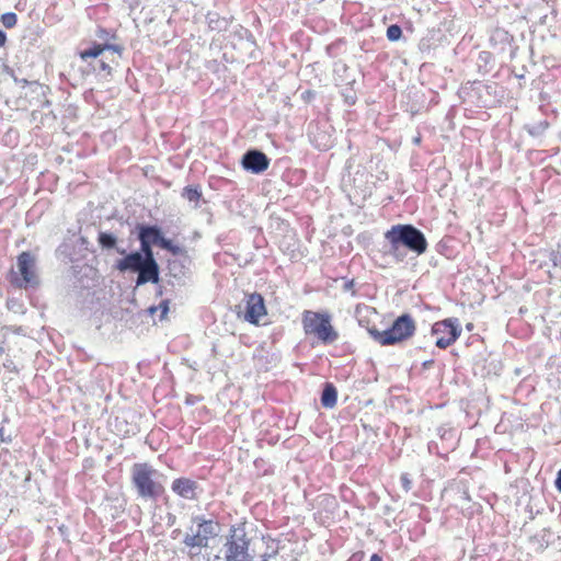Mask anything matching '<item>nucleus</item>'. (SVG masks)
I'll list each match as a JSON object with an SVG mask.
<instances>
[{
  "instance_id": "1",
  "label": "nucleus",
  "mask_w": 561,
  "mask_h": 561,
  "mask_svg": "<svg viewBox=\"0 0 561 561\" xmlns=\"http://www.w3.org/2000/svg\"><path fill=\"white\" fill-rule=\"evenodd\" d=\"M220 533L219 522L196 516L192 519V525L185 533L184 549L192 557L199 556L204 549L210 547V542L216 540Z\"/></svg>"
},
{
  "instance_id": "2",
  "label": "nucleus",
  "mask_w": 561,
  "mask_h": 561,
  "mask_svg": "<svg viewBox=\"0 0 561 561\" xmlns=\"http://www.w3.org/2000/svg\"><path fill=\"white\" fill-rule=\"evenodd\" d=\"M301 325L306 336L324 345L332 344L340 337L332 324V316L328 311L305 310L301 313Z\"/></svg>"
},
{
  "instance_id": "3",
  "label": "nucleus",
  "mask_w": 561,
  "mask_h": 561,
  "mask_svg": "<svg viewBox=\"0 0 561 561\" xmlns=\"http://www.w3.org/2000/svg\"><path fill=\"white\" fill-rule=\"evenodd\" d=\"M131 482L144 499H156L164 492V476L148 462L133 465Z\"/></svg>"
},
{
  "instance_id": "4",
  "label": "nucleus",
  "mask_w": 561,
  "mask_h": 561,
  "mask_svg": "<svg viewBox=\"0 0 561 561\" xmlns=\"http://www.w3.org/2000/svg\"><path fill=\"white\" fill-rule=\"evenodd\" d=\"M115 267L119 272H138L137 285L157 283L159 278V267L154 257L147 256L142 252L126 254L116 262Z\"/></svg>"
},
{
  "instance_id": "5",
  "label": "nucleus",
  "mask_w": 561,
  "mask_h": 561,
  "mask_svg": "<svg viewBox=\"0 0 561 561\" xmlns=\"http://www.w3.org/2000/svg\"><path fill=\"white\" fill-rule=\"evenodd\" d=\"M416 330L413 318L405 313L398 317L388 330H369L373 339L382 346L397 345L411 339Z\"/></svg>"
},
{
  "instance_id": "6",
  "label": "nucleus",
  "mask_w": 561,
  "mask_h": 561,
  "mask_svg": "<svg viewBox=\"0 0 561 561\" xmlns=\"http://www.w3.org/2000/svg\"><path fill=\"white\" fill-rule=\"evenodd\" d=\"M122 54L123 47L121 45L95 42L92 43L90 47L78 53L82 61L100 58L98 70L105 72L106 75L112 73V65L118 64Z\"/></svg>"
},
{
  "instance_id": "7",
  "label": "nucleus",
  "mask_w": 561,
  "mask_h": 561,
  "mask_svg": "<svg viewBox=\"0 0 561 561\" xmlns=\"http://www.w3.org/2000/svg\"><path fill=\"white\" fill-rule=\"evenodd\" d=\"M385 238L394 250L403 244L416 254H422L427 248L424 234L411 225H396L385 233Z\"/></svg>"
},
{
  "instance_id": "8",
  "label": "nucleus",
  "mask_w": 561,
  "mask_h": 561,
  "mask_svg": "<svg viewBox=\"0 0 561 561\" xmlns=\"http://www.w3.org/2000/svg\"><path fill=\"white\" fill-rule=\"evenodd\" d=\"M225 547L226 561H253L249 552L250 540L243 528L231 527ZM274 556L275 552H265L261 556V561H270Z\"/></svg>"
},
{
  "instance_id": "9",
  "label": "nucleus",
  "mask_w": 561,
  "mask_h": 561,
  "mask_svg": "<svg viewBox=\"0 0 561 561\" xmlns=\"http://www.w3.org/2000/svg\"><path fill=\"white\" fill-rule=\"evenodd\" d=\"M9 280L16 288L38 285L36 260L31 252L23 251L18 255L16 271H10Z\"/></svg>"
},
{
  "instance_id": "10",
  "label": "nucleus",
  "mask_w": 561,
  "mask_h": 561,
  "mask_svg": "<svg viewBox=\"0 0 561 561\" xmlns=\"http://www.w3.org/2000/svg\"><path fill=\"white\" fill-rule=\"evenodd\" d=\"M432 335L436 336L435 345L440 350L451 346L460 336L461 329L457 318H447L435 322L431 329Z\"/></svg>"
},
{
  "instance_id": "11",
  "label": "nucleus",
  "mask_w": 561,
  "mask_h": 561,
  "mask_svg": "<svg viewBox=\"0 0 561 561\" xmlns=\"http://www.w3.org/2000/svg\"><path fill=\"white\" fill-rule=\"evenodd\" d=\"M139 240L141 244V252L150 257H154L152 252L153 245L173 250L171 242L163 238L161 231L157 227L141 226L139 231Z\"/></svg>"
},
{
  "instance_id": "12",
  "label": "nucleus",
  "mask_w": 561,
  "mask_h": 561,
  "mask_svg": "<svg viewBox=\"0 0 561 561\" xmlns=\"http://www.w3.org/2000/svg\"><path fill=\"white\" fill-rule=\"evenodd\" d=\"M266 314L267 309L263 296L259 293L249 294L245 299L244 319L249 323L257 325L261 318L265 317Z\"/></svg>"
},
{
  "instance_id": "13",
  "label": "nucleus",
  "mask_w": 561,
  "mask_h": 561,
  "mask_svg": "<svg viewBox=\"0 0 561 561\" xmlns=\"http://www.w3.org/2000/svg\"><path fill=\"white\" fill-rule=\"evenodd\" d=\"M241 163L245 171L261 173L268 168L270 159L264 152L251 149L243 154Z\"/></svg>"
},
{
  "instance_id": "14",
  "label": "nucleus",
  "mask_w": 561,
  "mask_h": 561,
  "mask_svg": "<svg viewBox=\"0 0 561 561\" xmlns=\"http://www.w3.org/2000/svg\"><path fill=\"white\" fill-rule=\"evenodd\" d=\"M199 490L197 482L190 479H178V494L182 497L193 500L196 499Z\"/></svg>"
},
{
  "instance_id": "15",
  "label": "nucleus",
  "mask_w": 561,
  "mask_h": 561,
  "mask_svg": "<svg viewBox=\"0 0 561 561\" xmlns=\"http://www.w3.org/2000/svg\"><path fill=\"white\" fill-rule=\"evenodd\" d=\"M337 401V391L332 383H327L321 396V403L324 408L335 407Z\"/></svg>"
},
{
  "instance_id": "16",
  "label": "nucleus",
  "mask_w": 561,
  "mask_h": 561,
  "mask_svg": "<svg viewBox=\"0 0 561 561\" xmlns=\"http://www.w3.org/2000/svg\"><path fill=\"white\" fill-rule=\"evenodd\" d=\"M550 124L547 119H542L540 122L526 125L525 129L533 137H539L545 134V131L549 128Z\"/></svg>"
},
{
  "instance_id": "17",
  "label": "nucleus",
  "mask_w": 561,
  "mask_h": 561,
  "mask_svg": "<svg viewBox=\"0 0 561 561\" xmlns=\"http://www.w3.org/2000/svg\"><path fill=\"white\" fill-rule=\"evenodd\" d=\"M183 198L187 199L193 207H197L199 205V199L202 197V193L198 187H185L182 193Z\"/></svg>"
},
{
  "instance_id": "18",
  "label": "nucleus",
  "mask_w": 561,
  "mask_h": 561,
  "mask_svg": "<svg viewBox=\"0 0 561 561\" xmlns=\"http://www.w3.org/2000/svg\"><path fill=\"white\" fill-rule=\"evenodd\" d=\"M99 244L105 249H112L116 245V238L107 232H100L98 237Z\"/></svg>"
},
{
  "instance_id": "19",
  "label": "nucleus",
  "mask_w": 561,
  "mask_h": 561,
  "mask_svg": "<svg viewBox=\"0 0 561 561\" xmlns=\"http://www.w3.org/2000/svg\"><path fill=\"white\" fill-rule=\"evenodd\" d=\"M402 36V30L399 25L392 24L387 28V38L390 42L399 41Z\"/></svg>"
},
{
  "instance_id": "20",
  "label": "nucleus",
  "mask_w": 561,
  "mask_h": 561,
  "mask_svg": "<svg viewBox=\"0 0 561 561\" xmlns=\"http://www.w3.org/2000/svg\"><path fill=\"white\" fill-rule=\"evenodd\" d=\"M1 22L7 28H11V27L15 26V24L18 22V16L15 13L8 12V13L2 14Z\"/></svg>"
},
{
  "instance_id": "21",
  "label": "nucleus",
  "mask_w": 561,
  "mask_h": 561,
  "mask_svg": "<svg viewBox=\"0 0 561 561\" xmlns=\"http://www.w3.org/2000/svg\"><path fill=\"white\" fill-rule=\"evenodd\" d=\"M400 481H401V485L403 488L404 491H410L411 488H412V481L411 479L409 478V474L408 473H403L401 474L400 477Z\"/></svg>"
},
{
  "instance_id": "22",
  "label": "nucleus",
  "mask_w": 561,
  "mask_h": 561,
  "mask_svg": "<svg viewBox=\"0 0 561 561\" xmlns=\"http://www.w3.org/2000/svg\"><path fill=\"white\" fill-rule=\"evenodd\" d=\"M551 261L554 266L561 267V249L552 253Z\"/></svg>"
},
{
  "instance_id": "23",
  "label": "nucleus",
  "mask_w": 561,
  "mask_h": 561,
  "mask_svg": "<svg viewBox=\"0 0 561 561\" xmlns=\"http://www.w3.org/2000/svg\"><path fill=\"white\" fill-rule=\"evenodd\" d=\"M225 22L224 21H219V20H214L209 16V26L214 30H221L222 28V24Z\"/></svg>"
},
{
  "instance_id": "24",
  "label": "nucleus",
  "mask_w": 561,
  "mask_h": 561,
  "mask_svg": "<svg viewBox=\"0 0 561 561\" xmlns=\"http://www.w3.org/2000/svg\"><path fill=\"white\" fill-rule=\"evenodd\" d=\"M314 146L317 148H319L320 150H327L331 145H330V141L329 139L324 142H318L317 140H314Z\"/></svg>"
},
{
  "instance_id": "25",
  "label": "nucleus",
  "mask_w": 561,
  "mask_h": 561,
  "mask_svg": "<svg viewBox=\"0 0 561 561\" xmlns=\"http://www.w3.org/2000/svg\"><path fill=\"white\" fill-rule=\"evenodd\" d=\"M556 486L561 492V469L559 470L558 476H557Z\"/></svg>"
},
{
  "instance_id": "26",
  "label": "nucleus",
  "mask_w": 561,
  "mask_h": 561,
  "mask_svg": "<svg viewBox=\"0 0 561 561\" xmlns=\"http://www.w3.org/2000/svg\"><path fill=\"white\" fill-rule=\"evenodd\" d=\"M7 42V35L3 31H0V47L4 46Z\"/></svg>"
},
{
  "instance_id": "27",
  "label": "nucleus",
  "mask_w": 561,
  "mask_h": 561,
  "mask_svg": "<svg viewBox=\"0 0 561 561\" xmlns=\"http://www.w3.org/2000/svg\"><path fill=\"white\" fill-rule=\"evenodd\" d=\"M422 140L421 134H417L415 137H413L412 142L414 145H420Z\"/></svg>"
},
{
  "instance_id": "28",
  "label": "nucleus",
  "mask_w": 561,
  "mask_h": 561,
  "mask_svg": "<svg viewBox=\"0 0 561 561\" xmlns=\"http://www.w3.org/2000/svg\"><path fill=\"white\" fill-rule=\"evenodd\" d=\"M369 561H382V559H381V557H380L379 554L374 553V554L370 557Z\"/></svg>"
},
{
  "instance_id": "29",
  "label": "nucleus",
  "mask_w": 561,
  "mask_h": 561,
  "mask_svg": "<svg viewBox=\"0 0 561 561\" xmlns=\"http://www.w3.org/2000/svg\"><path fill=\"white\" fill-rule=\"evenodd\" d=\"M105 35H107V31L105 28H99L98 36L103 37Z\"/></svg>"
},
{
  "instance_id": "30",
  "label": "nucleus",
  "mask_w": 561,
  "mask_h": 561,
  "mask_svg": "<svg viewBox=\"0 0 561 561\" xmlns=\"http://www.w3.org/2000/svg\"><path fill=\"white\" fill-rule=\"evenodd\" d=\"M162 308V316H164L168 311V307L165 305H161Z\"/></svg>"
},
{
  "instance_id": "31",
  "label": "nucleus",
  "mask_w": 561,
  "mask_h": 561,
  "mask_svg": "<svg viewBox=\"0 0 561 561\" xmlns=\"http://www.w3.org/2000/svg\"><path fill=\"white\" fill-rule=\"evenodd\" d=\"M466 328H467V330L471 331V330L473 329V324H472V323H468V324L466 325Z\"/></svg>"
},
{
  "instance_id": "32",
  "label": "nucleus",
  "mask_w": 561,
  "mask_h": 561,
  "mask_svg": "<svg viewBox=\"0 0 561 561\" xmlns=\"http://www.w3.org/2000/svg\"><path fill=\"white\" fill-rule=\"evenodd\" d=\"M118 253L125 254V250H117Z\"/></svg>"
},
{
  "instance_id": "33",
  "label": "nucleus",
  "mask_w": 561,
  "mask_h": 561,
  "mask_svg": "<svg viewBox=\"0 0 561 561\" xmlns=\"http://www.w3.org/2000/svg\"><path fill=\"white\" fill-rule=\"evenodd\" d=\"M3 353H4V348L0 347V355H2Z\"/></svg>"
}]
</instances>
